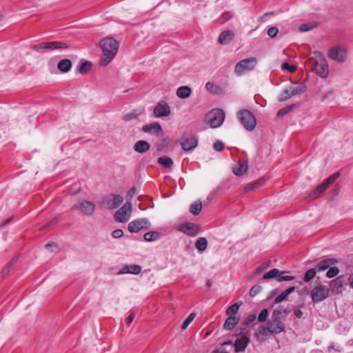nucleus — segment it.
Wrapping results in <instances>:
<instances>
[{
    "label": "nucleus",
    "mask_w": 353,
    "mask_h": 353,
    "mask_svg": "<svg viewBox=\"0 0 353 353\" xmlns=\"http://www.w3.org/2000/svg\"><path fill=\"white\" fill-rule=\"evenodd\" d=\"M290 311L287 308L275 309L268 322V330L270 334H280L285 331V323Z\"/></svg>",
    "instance_id": "obj_1"
},
{
    "label": "nucleus",
    "mask_w": 353,
    "mask_h": 353,
    "mask_svg": "<svg viewBox=\"0 0 353 353\" xmlns=\"http://www.w3.org/2000/svg\"><path fill=\"white\" fill-rule=\"evenodd\" d=\"M119 42L114 38L108 37L101 41L103 55L101 57V65H107L115 57L119 49Z\"/></svg>",
    "instance_id": "obj_2"
},
{
    "label": "nucleus",
    "mask_w": 353,
    "mask_h": 353,
    "mask_svg": "<svg viewBox=\"0 0 353 353\" xmlns=\"http://www.w3.org/2000/svg\"><path fill=\"white\" fill-rule=\"evenodd\" d=\"M310 63L312 67V70L321 78L325 79L329 74L328 64L325 58L321 54H319L316 58H311Z\"/></svg>",
    "instance_id": "obj_3"
},
{
    "label": "nucleus",
    "mask_w": 353,
    "mask_h": 353,
    "mask_svg": "<svg viewBox=\"0 0 353 353\" xmlns=\"http://www.w3.org/2000/svg\"><path fill=\"white\" fill-rule=\"evenodd\" d=\"M257 62V59L253 57L242 59L235 65L234 72L237 76H241L245 72L254 70Z\"/></svg>",
    "instance_id": "obj_4"
},
{
    "label": "nucleus",
    "mask_w": 353,
    "mask_h": 353,
    "mask_svg": "<svg viewBox=\"0 0 353 353\" xmlns=\"http://www.w3.org/2000/svg\"><path fill=\"white\" fill-rule=\"evenodd\" d=\"M238 117L244 128L252 131L256 126V119L254 114L248 110H241L238 112Z\"/></svg>",
    "instance_id": "obj_5"
},
{
    "label": "nucleus",
    "mask_w": 353,
    "mask_h": 353,
    "mask_svg": "<svg viewBox=\"0 0 353 353\" xmlns=\"http://www.w3.org/2000/svg\"><path fill=\"white\" fill-rule=\"evenodd\" d=\"M211 128H215L221 126L225 119V113L221 109L210 111L208 115Z\"/></svg>",
    "instance_id": "obj_6"
},
{
    "label": "nucleus",
    "mask_w": 353,
    "mask_h": 353,
    "mask_svg": "<svg viewBox=\"0 0 353 353\" xmlns=\"http://www.w3.org/2000/svg\"><path fill=\"white\" fill-rule=\"evenodd\" d=\"M132 204L130 202L125 203L120 209L114 214V219L119 223L127 222L131 215Z\"/></svg>",
    "instance_id": "obj_7"
},
{
    "label": "nucleus",
    "mask_w": 353,
    "mask_h": 353,
    "mask_svg": "<svg viewBox=\"0 0 353 353\" xmlns=\"http://www.w3.org/2000/svg\"><path fill=\"white\" fill-rule=\"evenodd\" d=\"M329 292L330 290L327 286L317 285L311 291L312 300L315 303L321 302L328 297Z\"/></svg>",
    "instance_id": "obj_8"
},
{
    "label": "nucleus",
    "mask_w": 353,
    "mask_h": 353,
    "mask_svg": "<svg viewBox=\"0 0 353 353\" xmlns=\"http://www.w3.org/2000/svg\"><path fill=\"white\" fill-rule=\"evenodd\" d=\"M200 229V225L191 222L184 223L177 227L179 231L190 236H196Z\"/></svg>",
    "instance_id": "obj_9"
},
{
    "label": "nucleus",
    "mask_w": 353,
    "mask_h": 353,
    "mask_svg": "<svg viewBox=\"0 0 353 353\" xmlns=\"http://www.w3.org/2000/svg\"><path fill=\"white\" fill-rule=\"evenodd\" d=\"M170 112V106L164 101H160L154 108V114L156 117H168Z\"/></svg>",
    "instance_id": "obj_10"
},
{
    "label": "nucleus",
    "mask_w": 353,
    "mask_h": 353,
    "mask_svg": "<svg viewBox=\"0 0 353 353\" xmlns=\"http://www.w3.org/2000/svg\"><path fill=\"white\" fill-rule=\"evenodd\" d=\"M181 145L182 148L186 152L192 151L198 145V139L196 137L191 136L183 137Z\"/></svg>",
    "instance_id": "obj_11"
},
{
    "label": "nucleus",
    "mask_w": 353,
    "mask_h": 353,
    "mask_svg": "<svg viewBox=\"0 0 353 353\" xmlns=\"http://www.w3.org/2000/svg\"><path fill=\"white\" fill-rule=\"evenodd\" d=\"M142 131L145 133L157 136L162 135L163 134L162 127L158 122H153L150 124L144 125L142 127Z\"/></svg>",
    "instance_id": "obj_12"
},
{
    "label": "nucleus",
    "mask_w": 353,
    "mask_h": 353,
    "mask_svg": "<svg viewBox=\"0 0 353 353\" xmlns=\"http://www.w3.org/2000/svg\"><path fill=\"white\" fill-rule=\"evenodd\" d=\"M345 51L340 47H334L330 49L328 56L330 59L339 62L345 61Z\"/></svg>",
    "instance_id": "obj_13"
},
{
    "label": "nucleus",
    "mask_w": 353,
    "mask_h": 353,
    "mask_svg": "<svg viewBox=\"0 0 353 353\" xmlns=\"http://www.w3.org/2000/svg\"><path fill=\"white\" fill-rule=\"evenodd\" d=\"M79 210L85 215L90 216L95 210V205L88 200H83L79 207Z\"/></svg>",
    "instance_id": "obj_14"
},
{
    "label": "nucleus",
    "mask_w": 353,
    "mask_h": 353,
    "mask_svg": "<svg viewBox=\"0 0 353 353\" xmlns=\"http://www.w3.org/2000/svg\"><path fill=\"white\" fill-rule=\"evenodd\" d=\"M141 266L139 265H126L123 266L118 272L119 274H138L141 271Z\"/></svg>",
    "instance_id": "obj_15"
},
{
    "label": "nucleus",
    "mask_w": 353,
    "mask_h": 353,
    "mask_svg": "<svg viewBox=\"0 0 353 353\" xmlns=\"http://www.w3.org/2000/svg\"><path fill=\"white\" fill-rule=\"evenodd\" d=\"M46 50H64L69 48V44L64 41H55L51 42H46V46H44Z\"/></svg>",
    "instance_id": "obj_16"
},
{
    "label": "nucleus",
    "mask_w": 353,
    "mask_h": 353,
    "mask_svg": "<svg viewBox=\"0 0 353 353\" xmlns=\"http://www.w3.org/2000/svg\"><path fill=\"white\" fill-rule=\"evenodd\" d=\"M338 263L337 259L334 258L325 259L324 260L321 261L317 265L316 268L319 272H322L333 265H335Z\"/></svg>",
    "instance_id": "obj_17"
},
{
    "label": "nucleus",
    "mask_w": 353,
    "mask_h": 353,
    "mask_svg": "<svg viewBox=\"0 0 353 353\" xmlns=\"http://www.w3.org/2000/svg\"><path fill=\"white\" fill-rule=\"evenodd\" d=\"M133 148L138 153H145L150 150V145L146 141L139 140L134 143Z\"/></svg>",
    "instance_id": "obj_18"
},
{
    "label": "nucleus",
    "mask_w": 353,
    "mask_h": 353,
    "mask_svg": "<svg viewBox=\"0 0 353 353\" xmlns=\"http://www.w3.org/2000/svg\"><path fill=\"white\" fill-rule=\"evenodd\" d=\"M234 33L229 30H225L221 32L219 37V42L222 45L228 44L234 38Z\"/></svg>",
    "instance_id": "obj_19"
},
{
    "label": "nucleus",
    "mask_w": 353,
    "mask_h": 353,
    "mask_svg": "<svg viewBox=\"0 0 353 353\" xmlns=\"http://www.w3.org/2000/svg\"><path fill=\"white\" fill-rule=\"evenodd\" d=\"M269 330H268V325L267 327L265 326H259L256 331V338L257 341H264L269 336Z\"/></svg>",
    "instance_id": "obj_20"
},
{
    "label": "nucleus",
    "mask_w": 353,
    "mask_h": 353,
    "mask_svg": "<svg viewBox=\"0 0 353 353\" xmlns=\"http://www.w3.org/2000/svg\"><path fill=\"white\" fill-rule=\"evenodd\" d=\"M144 220H134L129 223L128 229L130 232H137L145 227Z\"/></svg>",
    "instance_id": "obj_21"
},
{
    "label": "nucleus",
    "mask_w": 353,
    "mask_h": 353,
    "mask_svg": "<svg viewBox=\"0 0 353 353\" xmlns=\"http://www.w3.org/2000/svg\"><path fill=\"white\" fill-rule=\"evenodd\" d=\"M249 343V339L247 336H242L237 339L234 342V347L236 352H243Z\"/></svg>",
    "instance_id": "obj_22"
},
{
    "label": "nucleus",
    "mask_w": 353,
    "mask_h": 353,
    "mask_svg": "<svg viewBox=\"0 0 353 353\" xmlns=\"http://www.w3.org/2000/svg\"><path fill=\"white\" fill-rule=\"evenodd\" d=\"M176 96L180 99H187L188 98L191 94H192V89L187 85H183L179 87L176 90Z\"/></svg>",
    "instance_id": "obj_23"
},
{
    "label": "nucleus",
    "mask_w": 353,
    "mask_h": 353,
    "mask_svg": "<svg viewBox=\"0 0 353 353\" xmlns=\"http://www.w3.org/2000/svg\"><path fill=\"white\" fill-rule=\"evenodd\" d=\"M290 89L291 90V95L295 96L305 92L307 90V86L304 83L301 82L296 83Z\"/></svg>",
    "instance_id": "obj_24"
},
{
    "label": "nucleus",
    "mask_w": 353,
    "mask_h": 353,
    "mask_svg": "<svg viewBox=\"0 0 353 353\" xmlns=\"http://www.w3.org/2000/svg\"><path fill=\"white\" fill-rule=\"evenodd\" d=\"M239 319L234 316H230L225 321L223 328L227 330H232L238 323Z\"/></svg>",
    "instance_id": "obj_25"
},
{
    "label": "nucleus",
    "mask_w": 353,
    "mask_h": 353,
    "mask_svg": "<svg viewBox=\"0 0 353 353\" xmlns=\"http://www.w3.org/2000/svg\"><path fill=\"white\" fill-rule=\"evenodd\" d=\"M57 68L61 72H67L72 68V61L68 59H62L59 62Z\"/></svg>",
    "instance_id": "obj_26"
},
{
    "label": "nucleus",
    "mask_w": 353,
    "mask_h": 353,
    "mask_svg": "<svg viewBox=\"0 0 353 353\" xmlns=\"http://www.w3.org/2000/svg\"><path fill=\"white\" fill-rule=\"evenodd\" d=\"M285 272L281 271L279 269L274 268L269 272L265 273L261 280H265L272 278H278L279 276L283 274Z\"/></svg>",
    "instance_id": "obj_27"
},
{
    "label": "nucleus",
    "mask_w": 353,
    "mask_h": 353,
    "mask_svg": "<svg viewBox=\"0 0 353 353\" xmlns=\"http://www.w3.org/2000/svg\"><path fill=\"white\" fill-rule=\"evenodd\" d=\"M330 288L333 292L336 293L341 292L343 288V281L339 277H337L330 282Z\"/></svg>",
    "instance_id": "obj_28"
},
{
    "label": "nucleus",
    "mask_w": 353,
    "mask_h": 353,
    "mask_svg": "<svg viewBox=\"0 0 353 353\" xmlns=\"http://www.w3.org/2000/svg\"><path fill=\"white\" fill-rule=\"evenodd\" d=\"M295 290V287H290L285 291H283L281 294H280L278 296L274 299V303H279L284 301L292 292Z\"/></svg>",
    "instance_id": "obj_29"
},
{
    "label": "nucleus",
    "mask_w": 353,
    "mask_h": 353,
    "mask_svg": "<svg viewBox=\"0 0 353 353\" xmlns=\"http://www.w3.org/2000/svg\"><path fill=\"white\" fill-rule=\"evenodd\" d=\"M339 172H334L329 177L323 180V181L321 183V186H323L325 189H327L331 183H334L339 178Z\"/></svg>",
    "instance_id": "obj_30"
},
{
    "label": "nucleus",
    "mask_w": 353,
    "mask_h": 353,
    "mask_svg": "<svg viewBox=\"0 0 353 353\" xmlns=\"http://www.w3.org/2000/svg\"><path fill=\"white\" fill-rule=\"evenodd\" d=\"M157 162L165 168H170L173 165L172 159L168 157H159L157 159Z\"/></svg>",
    "instance_id": "obj_31"
},
{
    "label": "nucleus",
    "mask_w": 353,
    "mask_h": 353,
    "mask_svg": "<svg viewBox=\"0 0 353 353\" xmlns=\"http://www.w3.org/2000/svg\"><path fill=\"white\" fill-rule=\"evenodd\" d=\"M208 245V241L204 237H200L199 238L195 243V246L196 249L199 252H203L206 250Z\"/></svg>",
    "instance_id": "obj_32"
},
{
    "label": "nucleus",
    "mask_w": 353,
    "mask_h": 353,
    "mask_svg": "<svg viewBox=\"0 0 353 353\" xmlns=\"http://www.w3.org/2000/svg\"><path fill=\"white\" fill-rule=\"evenodd\" d=\"M123 200H106V201L103 203L104 208L108 209H114L119 207Z\"/></svg>",
    "instance_id": "obj_33"
},
{
    "label": "nucleus",
    "mask_w": 353,
    "mask_h": 353,
    "mask_svg": "<svg viewBox=\"0 0 353 353\" xmlns=\"http://www.w3.org/2000/svg\"><path fill=\"white\" fill-rule=\"evenodd\" d=\"M264 183H265V181L263 179H259L257 181H255L254 182H252V183L248 184L245 187V190L246 192L253 190L261 186L263 184H264Z\"/></svg>",
    "instance_id": "obj_34"
},
{
    "label": "nucleus",
    "mask_w": 353,
    "mask_h": 353,
    "mask_svg": "<svg viewBox=\"0 0 353 353\" xmlns=\"http://www.w3.org/2000/svg\"><path fill=\"white\" fill-rule=\"evenodd\" d=\"M248 170V165L245 163L239 164L233 168V173L236 176H242Z\"/></svg>",
    "instance_id": "obj_35"
},
{
    "label": "nucleus",
    "mask_w": 353,
    "mask_h": 353,
    "mask_svg": "<svg viewBox=\"0 0 353 353\" xmlns=\"http://www.w3.org/2000/svg\"><path fill=\"white\" fill-rule=\"evenodd\" d=\"M202 209V204L200 201H196L192 203L190 207V212L193 215H198Z\"/></svg>",
    "instance_id": "obj_36"
},
{
    "label": "nucleus",
    "mask_w": 353,
    "mask_h": 353,
    "mask_svg": "<svg viewBox=\"0 0 353 353\" xmlns=\"http://www.w3.org/2000/svg\"><path fill=\"white\" fill-rule=\"evenodd\" d=\"M92 64L89 61H85L83 63H81L79 68V72L81 74H86L88 72L91 68H92Z\"/></svg>",
    "instance_id": "obj_37"
},
{
    "label": "nucleus",
    "mask_w": 353,
    "mask_h": 353,
    "mask_svg": "<svg viewBox=\"0 0 353 353\" xmlns=\"http://www.w3.org/2000/svg\"><path fill=\"white\" fill-rule=\"evenodd\" d=\"M159 237V233L157 232H146L143 236L145 241L148 242L155 241L158 239Z\"/></svg>",
    "instance_id": "obj_38"
},
{
    "label": "nucleus",
    "mask_w": 353,
    "mask_h": 353,
    "mask_svg": "<svg viewBox=\"0 0 353 353\" xmlns=\"http://www.w3.org/2000/svg\"><path fill=\"white\" fill-rule=\"evenodd\" d=\"M240 303H236L233 305H230L227 310H226V314L228 316H233L234 314H236L239 309Z\"/></svg>",
    "instance_id": "obj_39"
},
{
    "label": "nucleus",
    "mask_w": 353,
    "mask_h": 353,
    "mask_svg": "<svg viewBox=\"0 0 353 353\" xmlns=\"http://www.w3.org/2000/svg\"><path fill=\"white\" fill-rule=\"evenodd\" d=\"M291 90L290 89H285L283 90L279 97V101L281 102L285 101L293 97V95H291Z\"/></svg>",
    "instance_id": "obj_40"
},
{
    "label": "nucleus",
    "mask_w": 353,
    "mask_h": 353,
    "mask_svg": "<svg viewBox=\"0 0 353 353\" xmlns=\"http://www.w3.org/2000/svg\"><path fill=\"white\" fill-rule=\"evenodd\" d=\"M316 26H317V23H315V24L310 23H303L299 26V30L300 32H307V31L311 30L314 29V28H316Z\"/></svg>",
    "instance_id": "obj_41"
},
{
    "label": "nucleus",
    "mask_w": 353,
    "mask_h": 353,
    "mask_svg": "<svg viewBox=\"0 0 353 353\" xmlns=\"http://www.w3.org/2000/svg\"><path fill=\"white\" fill-rule=\"evenodd\" d=\"M316 273V269H314V268L309 269L305 274L304 279H303L304 281L305 282L310 281L311 279H312L315 276Z\"/></svg>",
    "instance_id": "obj_42"
},
{
    "label": "nucleus",
    "mask_w": 353,
    "mask_h": 353,
    "mask_svg": "<svg viewBox=\"0 0 353 353\" xmlns=\"http://www.w3.org/2000/svg\"><path fill=\"white\" fill-rule=\"evenodd\" d=\"M196 316V314L194 312H192L190 314V315L188 316V318L183 322L181 325L182 330H185L188 325L190 324V323L194 319Z\"/></svg>",
    "instance_id": "obj_43"
},
{
    "label": "nucleus",
    "mask_w": 353,
    "mask_h": 353,
    "mask_svg": "<svg viewBox=\"0 0 353 353\" xmlns=\"http://www.w3.org/2000/svg\"><path fill=\"white\" fill-rule=\"evenodd\" d=\"M268 314H269L268 310L263 309L258 316V321L261 323H263V322L266 321Z\"/></svg>",
    "instance_id": "obj_44"
},
{
    "label": "nucleus",
    "mask_w": 353,
    "mask_h": 353,
    "mask_svg": "<svg viewBox=\"0 0 353 353\" xmlns=\"http://www.w3.org/2000/svg\"><path fill=\"white\" fill-rule=\"evenodd\" d=\"M294 106H295V104L280 109L277 112V117H283L284 115L287 114Z\"/></svg>",
    "instance_id": "obj_45"
},
{
    "label": "nucleus",
    "mask_w": 353,
    "mask_h": 353,
    "mask_svg": "<svg viewBox=\"0 0 353 353\" xmlns=\"http://www.w3.org/2000/svg\"><path fill=\"white\" fill-rule=\"evenodd\" d=\"M339 273V270L336 267L330 268L326 273L327 278H333Z\"/></svg>",
    "instance_id": "obj_46"
},
{
    "label": "nucleus",
    "mask_w": 353,
    "mask_h": 353,
    "mask_svg": "<svg viewBox=\"0 0 353 353\" xmlns=\"http://www.w3.org/2000/svg\"><path fill=\"white\" fill-rule=\"evenodd\" d=\"M325 190H326V189L323 186H321V184H319L312 191V192L314 193L315 196L318 197V196H320L321 195V194H323Z\"/></svg>",
    "instance_id": "obj_47"
},
{
    "label": "nucleus",
    "mask_w": 353,
    "mask_h": 353,
    "mask_svg": "<svg viewBox=\"0 0 353 353\" xmlns=\"http://www.w3.org/2000/svg\"><path fill=\"white\" fill-rule=\"evenodd\" d=\"M261 290V287L260 285H256L251 288L250 290V296H255Z\"/></svg>",
    "instance_id": "obj_48"
},
{
    "label": "nucleus",
    "mask_w": 353,
    "mask_h": 353,
    "mask_svg": "<svg viewBox=\"0 0 353 353\" xmlns=\"http://www.w3.org/2000/svg\"><path fill=\"white\" fill-rule=\"evenodd\" d=\"M268 35L271 37V38H274L275 37L278 33H279V30L276 27H271L268 30Z\"/></svg>",
    "instance_id": "obj_49"
},
{
    "label": "nucleus",
    "mask_w": 353,
    "mask_h": 353,
    "mask_svg": "<svg viewBox=\"0 0 353 353\" xmlns=\"http://www.w3.org/2000/svg\"><path fill=\"white\" fill-rule=\"evenodd\" d=\"M282 69L288 70L290 72H294L296 70V67L294 65H290L288 62L282 64Z\"/></svg>",
    "instance_id": "obj_50"
},
{
    "label": "nucleus",
    "mask_w": 353,
    "mask_h": 353,
    "mask_svg": "<svg viewBox=\"0 0 353 353\" xmlns=\"http://www.w3.org/2000/svg\"><path fill=\"white\" fill-rule=\"evenodd\" d=\"M139 114H137L136 112V111H133L130 113H128L127 114H125L124 117H123V120L128 121H130L132 119H134V118H137L138 117Z\"/></svg>",
    "instance_id": "obj_51"
},
{
    "label": "nucleus",
    "mask_w": 353,
    "mask_h": 353,
    "mask_svg": "<svg viewBox=\"0 0 353 353\" xmlns=\"http://www.w3.org/2000/svg\"><path fill=\"white\" fill-rule=\"evenodd\" d=\"M256 314H250L245 318V319L244 320V323L245 325H249L251 323H252L253 321H254L256 320Z\"/></svg>",
    "instance_id": "obj_52"
},
{
    "label": "nucleus",
    "mask_w": 353,
    "mask_h": 353,
    "mask_svg": "<svg viewBox=\"0 0 353 353\" xmlns=\"http://www.w3.org/2000/svg\"><path fill=\"white\" fill-rule=\"evenodd\" d=\"M46 46V42L41 43L37 45H33L31 48L35 51L39 52L41 50L46 49L44 46Z\"/></svg>",
    "instance_id": "obj_53"
},
{
    "label": "nucleus",
    "mask_w": 353,
    "mask_h": 353,
    "mask_svg": "<svg viewBox=\"0 0 353 353\" xmlns=\"http://www.w3.org/2000/svg\"><path fill=\"white\" fill-rule=\"evenodd\" d=\"M123 232L122 230H120V229L114 230L112 232V236L114 239L121 238V236H123Z\"/></svg>",
    "instance_id": "obj_54"
},
{
    "label": "nucleus",
    "mask_w": 353,
    "mask_h": 353,
    "mask_svg": "<svg viewBox=\"0 0 353 353\" xmlns=\"http://www.w3.org/2000/svg\"><path fill=\"white\" fill-rule=\"evenodd\" d=\"M213 148L215 150L220 152L223 149V143L222 141H217L214 143Z\"/></svg>",
    "instance_id": "obj_55"
},
{
    "label": "nucleus",
    "mask_w": 353,
    "mask_h": 353,
    "mask_svg": "<svg viewBox=\"0 0 353 353\" xmlns=\"http://www.w3.org/2000/svg\"><path fill=\"white\" fill-rule=\"evenodd\" d=\"M46 248L50 250L51 252H57L58 250V246L57 243H54L46 245Z\"/></svg>",
    "instance_id": "obj_56"
},
{
    "label": "nucleus",
    "mask_w": 353,
    "mask_h": 353,
    "mask_svg": "<svg viewBox=\"0 0 353 353\" xmlns=\"http://www.w3.org/2000/svg\"><path fill=\"white\" fill-rule=\"evenodd\" d=\"M295 278L292 276H279L278 278H277V281L278 282H282V281H291V280H294Z\"/></svg>",
    "instance_id": "obj_57"
},
{
    "label": "nucleus",
    "mask_w": 353,
    "mask_h": 353,
    "mask_svg": "<svg viewBox=\"0 0 353 353\" xmlns=\"http://www.w3.org/2000/svg\"><path fill=\"white\" fill-rule=\"evenodd\" d=\"M168 143L166 140L163 139L161 143H158L157 145V149L158 151L163 150L165 147H167Z\"/></svg>",
    "instance_id": "obj_58"
},
{
    "label": "nucleus",
    "mask_w": 353,
    "mask_h": 353,
    "mask_svg": "<svg viewBox=\"0 0 353 353\" xmlns=\"http://www.w3.org/2000/svg\"><path fill=\"white\" fill-rule=\"evenodd\" d=\"M136 192L137 190L135 187L131 188L127 193L126 199H132V197L135 195Z\"/></svg>",
    "instance_id": "obj_59"
},
{
    "label": "nucleus",
    "mask_w": 353,
    "mask_h": 353,
    "mask_svg": "<svg viewBox=\"0 0 353 353\" xmlns=\"http://www.w3.org/2000/svg\"><path fill=\"white\" fill-rule=\"evenodd\" d=\"M217 88L216 86L214 85V84L212 82H207L206 84H205V88L208 90V91H210L211 92H215V91L214 90V88Z\"/></svg>",
    "instance_id": "obj_60"
},
{
    "label": "nucleus",
    "mask_w": 353,
    "mask_h": 353,
    "mask_svg": "<svg viewBox=\"0 0 353 353\" xmlns=\"http://www.w3.org/2000/svg\"><path fill=\"white\" fill-rule=\"evenodd\" d=\"M232 17V14L230 12H224L221 16L222 22H225Z\"/></svg>",
    "instance_id": "obj_61"
},
{
    "label": "nucleus",
    "mask_w": 353,
    "mask_h": 353,
    "mask_svg": "<svg viewBox=\"0 0 353 353\" xmlns=\"http://www.w3.org/2000/svg\"><path fill=\"white\" fill-rule=\"evenodd\" d=\"M135 317V314L133 312H131L129 316L125 319V323L130 325Z\"/></svg>",
    "instance_id": "obj_62"
},
{
    "label": "nucleus",
    "mask_w": 353,
    "mask_h": 353,
    "mask_svg": "<svg viewBox=\"0 0 353 353\" xmlns=\"http://www.w3.org/2000/svg\"><path fill=\"white\" fill-rule=\"evenodd\" d=\"M294 314H295V316L297 317V318H301L302 316H303V312L302 311H301L300 310H297L294 312Z\"/></svg>",
    "instance_id": "obj_63"
},
{
    "label": "nucleus",
    "mask_w": 353,
    "mask_h": 353,
    "mask_svg": "<svg viewBox=\"0 0 353 353\" xmlns=\"http://www.w3.org/2000/svg\"><path fill=\"white\" fill-rule=\"evenodd\" d=\"M12 219V217L6 219L2 223L0 224V227H3L5 225L8 224V223H10Z\"/></svg>",
    "instance_id": "obj_64"
}]
</instances>
